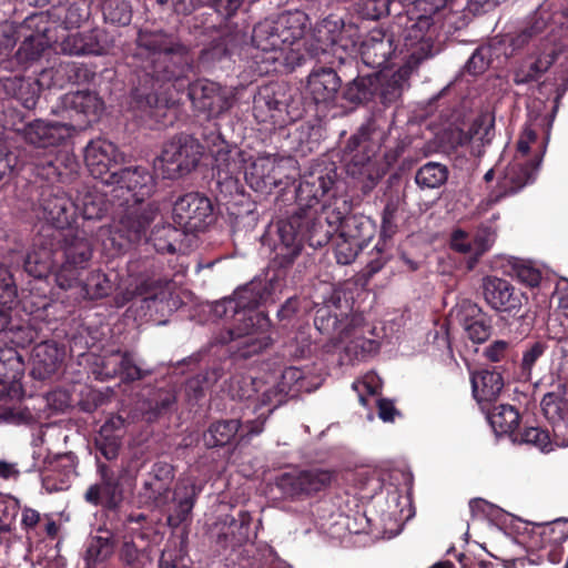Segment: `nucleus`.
I'll return each instance as SVG.
<instances>
[{"instance_id": "1", "label": "nucleus", "mask_w": 568, "mask_h": 568, "mask_svg": "<svg viewBox=\"0 0 568 568\" xmlns=\"http://www.w3.org/2000/svg\"><path fill=\"white\" fill-rule=\"evenodd\" d=\"M268 296L267 283L253 281L239 291L235 298L215 305L214 312L219 316L232 312L235 321L234 326L227 331V336H223L221 341L229 343L240 339L239 351L244 357L261 352L270 344V321L264 313L255 310Z\"/></svg>"}, {"instance_id": "2", "label": "nucleus", "mask_w": 568, "mask_h": 568, "mask_svg": "<svg viewBox=\"0 0 568 568\" xmlns=\"http://www.w3.org/2000/svg\"><path fill=\"white\" fill-rule=\"evenodd\" d=\"M435 40L436 30L427 16H420L417 21L405 29L403 36L405 64L392 74L376 75V93L378 92L384 103L396 101L402 95L412 71L440 51V47Z\"/></svg>"}, {"instance_id": "3", "label": "nucleus", "mask_w": 568, "mask_h": 568, "mask_svg": "<svg viewBox=\"0 0 568 568\" xmlns=\"http://www.w3.org/2000/svg\"><path fill=\"white\" fill-rule=\"evenodd\" d=\"M133 58L146 75L158 81L178 80L191 68L186 48L162 30H141Z\"/></svg>"}, {"instance_id": "4", "label": "nucleus", "mask_w": 568, "mask_h": 568, "mask_svg": "<svg viewBox=\"0 0 568 568\" xmlns=\"http://www.w3.org/2000/svg\"><path fill=\"white\" fill-rule=\"evenodd\" d=\"M83 20L82 10L77 6L65 9L60 24L48 12L29 16L17 30L22 38L16 54L18 62L28 64L38 60L48 48L58 43V33L79 28Z\"/></svg>"}, {"instance_id": "5", "label": "nucleus", "mask_w": 568, "mask_h": 568, "mask_svg": "<svg viewBox=\"0 0 568 568\" xmlns=\"http://www.w3.org/2000/svg\"><path fill=\"white\" fill-rule=\"evenodd\" d=\"M173 478V467L170 464L156 463L152 467L150 479L144 483V489L148 497L159 507L172 499L173 505L169 509L166 521L170 527L178 528L190 517L200 488L191 480H181L171 494L170 485Z\"/></svg>"}, {"instance_id": "6", "label": "nucleus", "mask_w": 568, "mask_h": 568, "mask_svg": "<svg viewBox=\"0 0 568 568\" xmlns=\"http://www.w3.org/2000/svg\"><path fill=\"white\" fill-rule=\"evenodd\" d=\"M307 27L308 18L304 12H284L258 22L253 29L252 41L257 49L276 53L302 39Z\"/></svg>"}, {"instance_id": "7", "label": "nucleus", "mask_w": 568, "mask_h": 568, "mask_svg": "<svg viewBox=\"0 0 568 568\" xmlns=\"http://www.w3.org/2000/svg\"><path fill=\"white\" fill-rule=\"evenodd\" d=\"M314 324L323 334H332L334 339L344 345L346 354L354 358L376 352V341L364 336L368 328L365 327L363 317L359 315L337 318L327 310H318Z\"/></svg>"}, {"instance_id": "8", "label": "nucleus", "mask_w": 568, "mask_h": 568, "mask_svg": "<svg viewBox=\"0 0 568 568\" xmlns=\"http://www.w3.org/2000/svg\"><path fill=\"white\" fill-rule=\"evenodd\" d=\"M297 162L292 156L263 153L246 161L244 176L246 183L261 193L288 184L295 179Z\"/></svg>"}, {"instance_id": "9", "label": "nucleus", "mask_w": 568, "mask_h": 568, "mask_svg": "<svg viewBox=\"0 0 568 568\" xmlns=\"http://www.w3.org/2000/svg\"><path fill=\"white\" fill-rule=\"evenodd\" d=\"M202 154L201 145L190 136L174 138L164 144L153 168L163 179H176L195 169Z\"/></svg>"}, {"instance_id": "10", "label": "nucleus", "mask_w": 568, "mask_h": 568, "mask_svg": "<svg viewBox=\"0 0 568 568\" xmlns=\"http://www.w3.org/2000/svg\"><path fill=\"white\" fill-rule=\"evenodd\" d=\"M92 256L91 242L85 230H69L63 234L64 262L55 272V282L62 290L71 288Z\"/></svg>"}, {"instance_id": "11", "label": "nucleus", "mask_w": 568, "mask_h": 568, "mask_svg": "<svg viewBox=\"0 0 568 568\" xmlns=\"http://www.w3.org/2000/svg\"><path fill=\"white\" fill-rule=\"evenodd\" d=\"M189 97L196 111L212 119L219 118L232 108L235 91L213 81L197 80L190 85Z\"/></svg>"}, {"instance_id": "12", "label": "nucleus", "mask_w": 568, "mask_h": 568, "mask_svg": "<svg viewBox=\"0 0 568 568\" xmlns=\"http://www.w3.org/2000/svg\"><path fill=\"white\" fill-rule=\"evenodd\" d=\"M173 221L185 233L205 230L213 221L211 201L200 193H187L180 196L173 206Z\"/></svg>"}, {"instance_id": "13", "label": "nucleus", "mask_w": 568, "mask_h": 568, "mask_svg": "<svg viewBox=\"0 0 568 568\" xmlns=\"http://www.w3.org/2000/svg\"><path fill=\"white\" fill-rule=\"evenodd\" d=\"M323 222L322 219H314L312 212L301 209V212L282 222L278 226V235L282 244L287 250L290 260L295 257L301 251V243L304 239L312 240L320 233Z\"/></svg>"}, {"instance_id": "14", "label": "nucleus", "mask_w": 568, "mask_h": 568, "mask_svg": "<svg viewBox=\"0 0 568 568\" xmlns=\"http://www.w3.org/2000/svg\"><path fill=\"white\" fill-rule=\"evenodd\" d=\"M481 290L488 306L500 313L516 315L527 301L523 292L507 280L497 276H485L481 280Z\"/></svg>"}, {"instance_id": "15", "label": "nucleus", "mask_w": 568, "mask_h": 568, "mask_svg": "<svg viewBox=\"0 0 568 568\" xmlns=\"http://www.w3.org/2000/svg\"><path fill=\"white\" fill-rule=\"evenodd\" d=\"M61 106L71 120V123H65L71 132L95 121L103 110V102L95 92L77 91L65 93L61 98Z\"/></svg>"}, {"instance_id": "16", "label": "nucleus", "mask_w": 568, "mask_h": 568, "mask_svg": "<svg viewBox=\"0 0 568 568\" xmlns=\"http://www.w3.org/2000/svg\"><path fill=\"white\" fill-rule=\"evenodd\" d=\"M84 161L91 175L108 185L112 169L123 161V155L112 142L97 139L87 145Z\"/></svg>"}, {"instance_id": "17", "label": "nucleus", "mask_w": 568, "mask_h": 568, "mask_svg": "<svg viewBox=\"0 0 568 568\" xmlns=\"http://www.w3.org/2000/svg\"><path fill=\"white\" fill-rule=\"evenodd\" d=\"M108 185H116V191L126 190L135 202H143L155 190L153 174L143 166L126 168L109 175Z\"/></svg>"}, {"instance_id": "18", "label": "nucleus", "mask_w": 568, "mask_h": 568, "mask_svg": "<svg viewBox=\"0 0 568 568\" xmlns=\"http://www.w3.org/2000/svg\"><path fill=\"white\" fill-rule=\"evenodd\" d=\"M333 473L313 468L296 474H285L280 479L281 489L290 496L316 494L331 485Z\"/></svg>"}, {"instance_id": "19", "label": "nucleus", "mask_w": 568, "mask_h": 568, "mask_svg": "<svg viewBox=\"0 0 568 568\" xmlns=\"http://www.w3.org/2000/svg\"><path fill=\"white\" fill-rule=\"evenodd\" d=\"M62 53L69 55H101L105 53L108 41L101 31L58 33Z\"/></svg>"}, {"instance_id": "20", "label": "nucleus", "mask_w": 568, "mask_h": 568, "mask_svg": "<svg viewBox=\"0 0 568 568\" xmlns=\"http://www.w3.org/2000/svg\"><path fill=\"white\" fill-rule=\"evenodd\" d=\"M334 184V178L331 172L321 166L315 168L310 173L304 174L296 190V199L300 205L311 209L317 204Z\"/></svg>"}, {"instance_id": "21", "label": "nucleus", "mask_w": 568, "mask_h": 568, "mask_svg": "<svg viewBox=\"0 0 568 568\" xmlns=\"http://www.w3.org/2000/svg\"><path fill=\"white\" fill-rule=\"evenodd\" d=\"M21 134L26 142L38 148H48L60 144L71 133L65 123H47L36 120L24 125Z\"/></svg>"}, {"instance_id": "22", "label": "nucleus", "mask_w": 568, "mask_h": 568, "mask_svg": "<svg viewBox=\"0 0 568 568\" xmlns=\"http://www.w3.org/2000/svg\"><path fill=\"white\" fill-rule=\"evenodd\" d=\"M339 88L341 79L331 68L315 69L307 78V91L317 104L333 103Z\"/></svg>"}, {"instance_id": "23", "label": "nucleus", "mask_w": 568, "mask_h": 568, "mask_svg": "<svg viewBox=\"0 0 568 568\" xmlns=\"http://www.w3.org/2000/svg\"><path fill=\"white\" fill-rule=\"evenodd\" d=\"M265 419V417L260 415L254 420L246 419L243 423L237 419L216 422L209 429L213 438L212 445H225L239 432H242L244 437L258 435L263 432Z\"/></svg>"}, {"instance_id": "24", "label": "nucleus", "mask_w": 568, "mask_h": 568, "mask_svg": "<svg viewBox=\"0 0 568 568\" xmlns=\"http://www.w3.org/2000/svg\"><path fill=\"white\" fill-rule=\"evenodd\" d=\"M253 113L261 123L285 124V103L276 97L272 87L261 89L254 97Z\"/></svg>"}, {"instance_id": "25", "label": "nucleus", "mask_w": 568, "mask_h": 568, "mask_svg": "<svg viewBox=\"0 0 568 568\" xmlns=\"http://www.w3.org/2000/svg\"><path fill=\"white\" fill-rule=\"evenodd\" d=\"M100 474L101 483L90 486L84 498L93 505L102 503L110 509L116 508L122 500V491L118 479L105 466L100 467Z\"/></svg>"}, {"instance_id": "26", "label": "nucleus", "mask_w": 568, "mask_h": 568, "mask_svg": "<svg viewBox=\"0 0 568 568\" xmlns=\"http://www.w3.org/2000/svg\"><path fill=\"white\" fill-rule=\"evenodd\" d=\"M467 336L474 343H484L491 333L490 320L481 312V308L473 303L463 304L459 318Z\"/></svg>"}, {"instance_id": "27", "label": "nucleus", "mask_w": 568, "mask_h": 568, "mask_svg": "<svg viewBox=\"0 0 568 568\" xmlns=\"http://www.w3.org/2000/svg\"><path fill=\"white\" fill-rule=\"evenodd\" d=\"M42 217L54 227L64 230L74 219V203L64 195H52L42 200Z\"/></svg>"}, {"instance_id": "28", "label": "nucleus", "mask_w": 568, "mask_h": 568, "mask_svg": "<svg viewBox=\"0 0 568 568\" xmlns=\"http://www.w3.org/2000/svg\"><path fill=\"white\" fill-rule=\"evenodd\" d=\"M55 254L52 243L38 240L26 256V272L37 278L47 276L55 263Z\"/></svg>"}, {"instance_id": "29", "label": "nucleus", "mask_w": 568, "mask_h": 568, "mask_svg": "<svg viewBox=\"0 0 568 568\" xmlns=\"http://www.w3.org/2000/svg\"><path fill=\"white\" fill-rule=\"evenodd\" d=\"M62 361V352L51 342H43L33 348L32 373L38 378L44 379L54 374Z\"/></svg>"}, {"instance_id": "30", "label": "nucleus", "mask_w": 568, "mask_h": 568, "mask_svg": "<svg viewBox=\"0 0 568 568\" xmlns=\"http://www.w3.org/2000/svg\"><path fill=\"white\" fill-rule=\"evenodd\" d=\"M20 503L10 495L0 494V546L9 549L16 540V520Z\"/></svg>"}, {"instance_id": "31", "label": "nucleus", "mask_w": 568, "mask_h": 568, "mask_svg": "<svg viewBox=\"0 0 568 568\" xmlns=\"http://www.w3.org/2000/svg\"><path fill=\"white\" fill-rule=\"evenodd\" d=\"M503 386L501 375L497 372L481 369L471 374L473 394L479 403L495 400Z\"/></svg>"}, {"instance_id": "32", "label": "nucleus", "mask_w": 568, "mask_h": 568, "mask_svg": "<svg viewBox=\"0 0 568 568\" xmlns=\"http://www.w3.org/2000/svg\"><path fill=\"white\" fill-rule=\"evenodd\" d=\"M6 90L18 99L26 109H33L40 95V83L33 79L11 78L4 83Z\"/></svg>"}, {"instance_id": "33", "label": "nucleus", "mask_w": 568, "mask_h": 568, "mask_svg": "<svg viewBox=\"0 0 568 568\" xmlns=\"http://www.w3.org/2000/svg\"><path fill=\"white\" fill-rule=\"evenodd\" d=\"M369 240V234L339 232L335 244V256L338 264L352 263L358 254L362 245Z\"/></svg>"}, {"instance_id": "34", "label": "nucleus", "mask_w": 568, "mask_h": 568, "mask_svg": "<svg viewBox=\"0 0 568 568\" xmlns=\"http://www.w3.org/2000/svg\"><path fill=\"white\" fill-rule=\"evenodd\" d=\"M74 203V213L78 211L83 219H100L106 211V201L98 190H87L79 193Z\"/></svg>"}, {"instance_id": "35", "label": "nucleus", "mask_w": 568, "mask_h": 568, "mask_svg": "<svg viewBox=\"0 0 568 568\" xmlns=\"http://www.w3.org/2000/svg\"><path fill=\"white\" fill-rule=\"evenodd\" d=\"M376 95V74L358 77L349 82L343 91V97L351 103L367 102Z\"/></svg>"}, {"instance_id": "36", "label": "nucleus", "mask_w": 568, "mask_h": 568, "mask_svg": "<svg viewBox=\"0 0 568 568\" xmlns=\"http://www.w3.org/2000/svg\"><path fill=\"white\" fill-rule=\"evenodd\" d=\"M448 176L447 168L437 162L424 164L416 173L415 181L423 189H436L443 185Z\"/></svg>"}, {"instance_id": "37", "label": "nucleus", "mask_w": 568, "mask_h": 568, "mask_svg": "<svg viewBox=\"0 0 568 568\" xmlns=\"http://www.w3.org/2000/svg\"><path fill=\"white\" fill-rule=\"evenodd\" d=\"M489 422L496 433H513L519 425V414L510 405H499L490 414Z\"/></svg>"}, {"instance_id": "38", "label": "nucleus", "mask_w": 568, "mask_h": 568, "mask_svg": "<svg viewBox=\"0 0 568 568\" xmlns=\"http://www.w3.org/2000/svg\"><path fill=\"white\" fill-rule=\"evenodd\" d=\"M156 214L158 209L153 204H148L142 212L132 211L123 221V224L131 233L130 239L139 240Z\"/></svg>"}, {"instance_id": "39", "label": "nucleus", "mask_w": 568, "mask_h": 568, "mask_svg": "<svg viewBox=\"0 0 568 568\" xmlns=\"http://www.w3.org/2000/svg\"><path fill=\"white\" fill-rule=\"evenodd\" d=\"M541 409L549 422L558 423L564 420L567 416L568 403L562 393L550 392L544 395L541 399Z\"/></svg>"}, {"instance_id": "40", "label": "nucleus", "mask_w": 568, "mask_h": 568, "mask_svg": "<svg viewBox=\"0 0 568 568\" xmlns=\"http://www.w3.org/2000/svg\"><path fill=\"white\" fill-rule=\"evenodd\" d=\"M390 43L372 37L363 44L362 57L366 64L372 67L381 65L388 59Z\"/></svg>"}, {"instance_id": "41", "label": "nucleus", "mask_w": 568, "mask_h": 568, "mask_svg": "<svg viewBox=\"0 0 568 568\" xmlns=\"http://www.w3.org/2000/svg\"><path fill=\"white\" fill-rule=\"evenodd\" d=\"M180 231L171 225L156 227L150 237V242L159 253H174L175 242L180 236Z\"/></svg>"}, {"instance_id": "42", "label": "nucleus", "mask_w": 568, "mask_h": 568, "mask_svg": "<svg viewBox=\"0 0 568 568\" xmlns=\"http://www.w3.org/2000/svg\"><path fill=\"white\" fill-rule=\"evenodd\" d=\"M534 180V170L523 163L510 164L505 172L504 183L509 185L511 191H517Z\"/></svg>"}, {"instance_id": "43", "label": "nucleus", "mask_w": 568, "mask_h": 568, "mask_svg": "<svg viewBox=\"0 0 568 568\" xmlns=\"http://www.w3.org/2000/svg\"><path fill=\"white\" fill-rule=\"evenodd\" d=\"M352 387L357 393L359 403L363 406H366V395H377L379 389L382 388V381L377 374H375L374 372H369L365 374L362 378L355 381Z\"/></svg>"}, {"instance_id": "44", "label": "nucleus", "mask_w": 568, "mask_h": 568, "mask_svg": "<svg viewBox=\"0 0 568 568\" xmlns=\"http://www.w3.org/2000/svg\"><path fill=\"white\" fill-rule=\"evenodd\" d=\"M555 59V54H546L545 57H540L534 63H531L528 70H517L515 73V82L518 84L527 83L537 79L550 68Z\"/></svg>"}, {"instance_id": "45", "label": "nucleus", "mask_w": 568, "mask_h": 568, "mask_svg": "<svg viewBox=\"0 0 568 568\" xmlns=\"http://www.w3.org/2000/svg\"><path fill=\"white\" fill-rule=\"evenodd\" d=\"M112 551L113 547L108 537L93 538L87 549L85 560L88 566L105 560L111 556Z\"/></svg>"}, {"instance_id": "46", "label": "nucleus", "mask_w": 568, "mask_h": 568, "mask_svg": "<svg viewBox=\"0 0 568 568\" xmlns=\"http://www.w3.org/2000/svg\"><path fill=\"white\" fill-rule=\"evenodd\" d=\"M111 290L110 282L101 272H93L84 284L85 294L90 298H101L109 294Z\"/></svg>"}, {"instance_id": "47", "label": "nucleus", "mask_w": 568, "mask_h": 568, "mask_svg": "<svg viewBox=\"0 0 568 568\" xmlns=\"http://www.w3.org/2000/svg\"><path fill=\"white\" fill-rule=\"evenodd\" d=\"M496 240V233L490 227L478 229L473 239V260L476 262L483 254L490 250Z\"/></svg>"}, {"instance_id": "48", "label": "nucleus", "mask_w": 568, "mask_h": 568, "mask_svg": "<svg viewBox=\"0 0 568 568\" xmlns=\"http://www.w3.org/2000/svg\"><path fill=\"white\" fill-rule=\"evenodd\" d=\"M160 285L161 283L158 281L141 278L136 281L134 288H126V291L122 295L120 304L124 305L126 302H129L135 296H144L145 300L153 298L155 296V288Z\"/></svg>"}, {"instance_id": "49", "label": "nucleus", "mask_w": 568, "mask_h": 568, "mask_svg": "<svg viewBox=\"0 0 568 568\" xmlns=\"http://www.w3.org/2000/svg\"><path fill=\"white\" fill-rule=\"evenodd\" d=\"M0 363L12 373L13 378L24 371L22 356L12 347L0 348Z\"/></svg>"}, {"instance_id": "50", "label": "nucleus", "mask_w": 568, "mask_h": 568, "mask_svg": "<svg viewBox=\"0 0 568 568\" xmlns=\"http://www.w3.org/2000/svg\"><path fill=\"white\" fill-rule=\"evenodd\" d=\"M389 0H361L358 11L365 18L375 20L388 13Z\"/></svg>"}, {"instance_id": "51", "label": "nucleus", "mask_w": 568, "mask_h": 568, "mask_svg": "<svg viewBox=\"0 0 568 568\" xmlns=\"http://www.w3.org/2000/svg\"><path fill=\"white\" fill-rule=\"evenodd\" d=\"M325 215V222L327 223L328 229L324 230L323 232V227L320 229V233L317 235H321V237L316 241L317 244H322V242L327 241L332 231L339 230L343 232V224L345 220H347V217H344L341 212L335 210L326 211Z\"/></svg>"}, {"instance_id": "52", "label": "nucleus", "mask_w": 568, "mask_h": 568, "mask_svg": "<svg viewBox=\"0 0 568 568\" xmlns=\"http://www.w3.org/2000/svg\"><path fill=\"white\" fill-rule=\"evenodd\" d=\"M119 371L114 369L113 374L120 373L124 375L128 381L141 379L144 374L142 369L135 364L133 357L130 354L121 355L119 361Z\"/></svg>"}, {"instance_id": "53", "label": "nucleus", "mask_w": 568, "mask_h": 568, "mask_svg": "<svg viewBox=\"0 0 568 568\" xmlns=\"http://www.w3.org/2000/svg\"><path fill=\"white\" fill-rule=\"evenodd\" d=\"M105 10L106 17L112 22L128 24L131 20V13L128 10V6L125 2L119 0H111Z\"/></svg>"}, {"instance_id": "54", "label": "nucleus", "mask_w": 568, "mask_h": 568, "mask_svg": "<svg viewBox=\"0 0 568 568\" xmlns=\"http://www.w3.org/2000/svg\"><path fill=\"white\" fill-rule=\"evenodd\" d=\"M473 240L469 234L464 230L457 229L452 232L450 247L462 254H467L473 257Z\"/></svg>"}, {"instance_id": "55", "label": "nucleus", "mask_w": 568, "mask_h": 568, "mask_svg": "<svg viewBox=\"0 0 568 568\" xmlns=\"http://www.w3.org/2000/svg\"><path fill=\"white\" fill-rule=\"evenodd\" d=\"M521 440L536 446L540 450H546L550 444L548 433L538 427L526 428L521 435Z\"/></svg>"}, {"instance_id": "56", "label": "nucleus", "mask_w": 568, "mask_h": 568, "mask_svg": "<svg viewBox=\"0 0 568 568\" xmlns=\"http://www.w3.org/2000/svg\"><path fill=\"white\" fill-rule=\"evenodd\" d=\"M546 346L544 343L536 342L523 354L521 367L524 372L530 374L536 362L544 355Z\"/></svg>"}, {"instance_id": "57", "label": "nucleus", "mask_w": 568, "mask_h": 568, "mask_svg": "<svg viewBox=\"0 0 568 568\" xmlns=\"http://www.w3.org/2000/svg\"><path fill=\"white\" fill-rule=\"evenodd\" d=\"M373 164L371 162L369 156H364L357 160L353 158L352 161L347 165V172L354 178L361 179L364 176H372Z\"/></svg>"}, {"instance_id": "58", "label": "nucleus", "mask_w": 568, "mask_h": 568, "mask_svg": "<svg viewBox=\"0 0 568 568\" xmlns=\"http://www.w3.org/2000/svg\"><path fill=\"white\" fill-rule=\"evenodd\" d=\"M343 232L366 233L369 239L373 235V226L371 221L362 216H348L343 224Z\"/></svg>"}, {"instance_id": "59", "label": "nucleus", "mask_w": 568, "mask_h": 568, "mask_svg": "<svg viewBox=\"0 0 568 568\" xmlns=\"http://www.w3.org/2000/svg\"><path fill=\"white\" fill-rule=\"evenodd\" d=\"M541 535L549 537L554 542H561L568 538V521L557 520L545 527Z\"/></svg>"}, {"instance_id": "60", "label": "nucleus", "mask_w": 568, "mask_h": 568, "mask_svg": "<svg viewBox=\"0 0 568 568\" xmlns=\"http://www.w3.org/2000/svg\"><path fill=\"white\" fill-rule=\"evenodd\" d=\"M14 33L11 24H0V55H6L16 44Z\"/></svg>"}, {"instance_id": "61", "label": "nucleus", "mask_w": 568, "mask_h": 568, "mask_svg": "<svg viewBox=\"0 0 568 568\" xmlns=\"http://www.w3.org/2000/svg\"><path fill=\"white\" fill-rule=\"evenodd\" d=\"M517 277L524 284L535 287L540 283L541 274L534 267L520 266L517 268Z\"/></svg>"}, {"instance_id": "62", "label": "nucleus", "mask_w": 568, "mask_h": 568, "mask_svg": "<svg viewBox=\"0 0 568 568\" xmlns=\"http://www.w3.org/2000/svg\"><path fill=\"white\" fill-rule=\"evenodd\" d=\"M549 16L546 12L537 11L527 22L525 28L532 32V37L540 34L547 27Z\"/></svg>"}, {"instance_id": "63", "label": "nucleus", "mask_w": 568, "mask_h": 568, "mask_svg": "<svg viewBox=\"0 0 568 568\" xmlns=\"http://www.w3.org/2000/svg\"><path fill=\"white\" fill-rule=\"evenodd\" d=\"M484 51V49H478L468 59V62L466 64L468 72L473 74H478L481 73L487 68L488 63L485 60Z\"/></svg>"}, {"instance_id": "64", "label": "nucleus", "mask_w": 568, "mask_h": 568, "mask_svg": "<svg viewBox=\"0 0 568 568\" xmlns=\"http://www.w3.org/2000/svg\"><path fill=\"white\" fill-rule=\"evenodd\" d=\"M212 2L221 16L231 17L241 7L243 0H212Z\"/></svg>"}]
</instances>
